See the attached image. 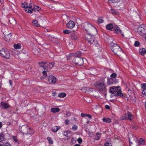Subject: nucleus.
I'll list each match as a JSON object with an SVG mask.
<instances>
[{"mask_svg": "<svg viewBox=\"0 0 146 146\" xmlns=\"http://www.w3.org/2000/svg\"><path fill=\"white\" fill-rule=\"evenodd\" d=\"M21 7L24 9L26 12L30 13H31L33 11L35 12H38L40 9V8L38 6L33 7L31 5L28 4L25 2L21 4Z\"/></svg>", "mask_w": 146, "mask_h": 146, "instance_id": "f257e3e1", "label": "nucleus"}, {"mask_svg": "<svg viewBox=\"0 0 146 146\" xmlns=\"http://www.w3.org/2000/svg\"><path fill=\"white\" fill-rule=\"evenodd\" d=\"M94 33H87L86 34L84 37L88 41V44L90 45H94L97 46L98 42L96 40H95L94 36H93Z\"/></svg>", "mask_w": 146, "mask_h": 146, "instance_id": "f03ea898", "label": "nucleus"}, {"mask_svg": "<svg viewBox=\"0 0 146 146\" xmlns=\"http://www.w3.org/2000/svg\"><path fill=\"white\" fill-rule=\"evenodd\" d=\"M82 28L88 33H92L97 32V30L94 26L88 23H85L81 25Z\"/></svg>", "mask_w": 146, "mask_h": 146, "instance_id": "7ed1b4c3", "label": "nucleus"}, {"mask_svg": "<svg viewBox=\"0 0 146 146\" xmlns=\"http://www.w3.org/2000/svg\"><path fill=\"white\" fill-rule=\"evenodd\" d=\"M109 92L110 93L112 94L110 95L111 96H118L122 97L123 96V94L122 93L121 91L118 86H113L111 87Z\"/></svg>", "mask_w": 146, "mask_h": 146, "instance_id": "20e7f679", "label": "nucleus"}, {"mask_svg": "<svg viewBox=\"0 0 146 146\" xmlns=\"http://www.w3.org/2000/svg\"><path fill=\"white\" fill-rule=\"evenodd\" d=\"M111 49L115 54L120 56L123 53L121 48L117 44L113 43H111Z\"/></svg>", "mask_w": 146, "mask_h": 146, "instance_id": "39448f33", "label": "nucleus"}, {"mask_svg": "<svg viewBox=\"0 0 146 146\" xmlns=\"http://www.w3.org/2000/svg\"><path fill=\"white\" fill-rule=\"evenodd\" d=\"M72 62L73 64L80 66L84 64L83 59L79 57H74Z\"/></svg>", "mask_w": 146, "mask_h": 146, "instance_id": "423d86ee", "label": "nucleus"}, {"mask_svg": "<svg viewBox=\"0 0 146 146\" xmlns=\"http://www.w3.org/2000/svg\"><path fill=\"white\" fill-rule=\"evenodd\" d=\"M0 55L6 59H9L10 56L9 51L7 49L4 48L0 50Z\"/></svg>", "mask_w": 146, "mask_h": 146, "instance_id": "0eeeda50", "label": "nucleus"}, {"mask_svg": "<svg viewBox=\"0 0 146 146\" xmlns=\"http://www.w3.org/2000/svg\"><path fill=\"white\" fill-rule=\"evenodd\" d=\"M138 32L140 35L142 36L146 34V25H140L138 29Z\"/></svg>", "mask_w": 146, "mask_h": 146, "instance_id": "6e6552de", "label": "nucleus"}, {"mask_svg": "<svg viewBox=\"0 0 146 146\" xmlns=\"http://www.w3.org/2000/svg\"><path fill=\"white\" fill-rule=\"evenodd\" d=\"M133 118V116L132 114L129 112H128L127 113L125 114L124 115H122L120 117V119L121 120L124 119H129L131 121Z\"/></svg>", "mask_w": 146, "mask_h": 146, "instance_id": "1a4fd4ad", "label": "nucleus"}, {"mask_svg": "<svg viewBox=\"0 0 146 146\" xmlns=\"http://www.w3.org/2000/svg\"><path fill=\"white\" fill-rule=\"evenodd\" d=\"M19 129L21 133L26 134H28L30 130V128L27 125H25L20 127Z\"/></svg>", "mask_w": 146, "mask_h": 146, "instance_id": "9d476101", "label": "nucleus"}, {"mask_svg": "<svg viewBox=\"0 0 146 146\" xmlns=\"http://www.w3.org/2000/svg\"><path fill=\"white\" fill-rule=\"evenodd\" d=\"M96 87L100 91L106 90V86L103 82L97 84Z\"/></svg>", "mask_w": 146, "mask_h": 146, "instance_id": "9b49d317", "label": "nucleus"}, {"mask_svg": "<svg viewBox=\"0 0 146 146\" xmlns=\"http://www.w3.org/2000/svg\"><path fill=\"white\" fill-rule=\"evenodd\" d=\"M10 107V106L7 102H1L0 107L3 109H7Z\"/></svg>", "mask_w": 146, "mask_h": 146, "instance_id": "f8f14e48", "label": "nucleus"}, {"mask_svg": "<svg viewBox=\"0 0 146 146\" xmlns=\"http://www.w3.org/2000/svg\"><path fill=\"white\" fill-rule=\"evenodd\" d=\"M48 82L50 84H54L56 81V78L52 75H50L48 76Z\"/></svg>", "mask_w": 146, "mask_h": 146, "instance_id": "ddd939ff", "label": "nucleus"}, {"mask_svg": "<svg viewBox=\"0 0 146 146\" xmlns=\"http://www.w3.org/2000/svg\"><path fill=\"white\" fill-rule=\"evenodd\" d=\"M75 23L74 22L72 21H70L66 24V27L68 28L72 29L75 26Z\"/></svg>", "mask_w": 146, "mask_h": 146, "instance_id": "4468645a", "label": "nucleus"}, {"mask_svg": "<svg viewBox=\"0 0 146 146\" xmlns=\"http://www.w3.org/2000/svg\"><path fill=\"white\" fill-rule=\"evenodd\" d=\"M82 91L83 92L85 93H90L91 92L93 89L92 88H82L81 89Z\"/></svg>", "mask_w": 146, "mask_h": 146, "instance_id": "2eb2a0df", "label": "nucleus"}, {"mask_svg": "<svg viewBox=\"0 0 146 146\" xmlns=\"http://www.w3.org/2000/svg\"><path fill=\"white\" fill-rule=\"evenodd\" d=\"M5 35L4 36L5 40L7 42H9L10 39V37L12 36V34L8 33L7 34Z\"/></svg>", "mask_w": 146, "mask_h": 146, "instance_id": "dca6fc26", "label": "nucleus"}, {"mask_svg": "<svg viewBox=\"0 0 146 146\" xmlns=\"http://www.w3.org/2000/svg\"><path fill=\"white\" fill-rule=\"evenodd\" d=\"M112 31H114L115 33L117 34H119L121 33V30L117 26H114Z\"/></svg>", "mask_w": 146, "mask_h": 146, "instance_id": "f3484780", "label": "nucleus"}, {"mask_svg": "<svg viewBox=\"0 0 146 146\" xmlns=\"http://www.w3.org/2000/svg\"><path fill=\"white\" fill-rule=\"evenodd\" d=\"M70 38L73 41L77 40L78 39V37L75 34H72L70 35Z\"/></svg>", "mask_w": 146, "mask_h": 146, "instance_id": "a211bd4d", "label": "nucleus"}, {"mask_svg": "<svg viewBox=\"0 0 146 146\" xmlns=\"http://www.w3.org/2000/svg\"><path fill=\"white\" fill-rule=\"evenodd\" d=\"M1 31L4 35H6L8 33L7 29L5 25H3L2 26Z\"/></svg>", "mask_w": 146, "mask_h": 146, "instance_id": "6ab92c4d", "label": "nucleus"}, {"mask_svg": "<svg viewBox=\"0 0 146 146\" xmlns=\"http://www.w3.org/2000/svg\"><path fill=\"white\" fill-rule=\"evenodd\" d=\"M39 64L40 66L45 69L46 68L47 65V62H41L39 63Z\"/></svg>", "mask_w": 146, "mask_h": 146, "instance_id": "aec40b11", "label": "nucleus"}, {"mask_svg": "<svg viewBox=\"0 0 146 146\" xmlns=\"http://www.w3.org/2000/svg\"><path fill=\"white\" fill-rule=\"evenodd\" d=\"M60 110L59 108H52L50 110L53 113L58 112Z\"/></svg>", "mask_w": 146, "mask_h": 146, "instance_id": "412c9836", "label": "nucleus"}, {"mask_svg": "<svg viewBox=\"0 0 146 146\" xmlns=\"http://www.w3.org/2000/svg\"><path fill=\"white\" fill-rule=\"evenodd\" d=\"M114 26L111 24H110L106 25V29L108 30H112L113 29Z\"/></svg>", "mask_w": 146, "mask_h": 146, "instance_id": "4be33fe9", "label": "nucleus"}, {"mask_svg": "<svg viewBox=\"0 0 146 146\" xmlns=\"http://www.w3.org/2000/svg\"><path fill=\"white\" fill-rule=\"evenodd\" d=\"M103 121L104 122H106L108 123H110L111 122V119L108 118H106L104 117L102 119Z\"/></svg>", "mask_w": 146, "mask_h": 146, "instance_id": "5701e85b", "label": "nucleus"}, {"mask_svg": "<svg viewBox=\"0 0 146 146\" xmlns=\"http://www.w3.org/2000/svg\"><path fill=\"white\" fill-rule=\"evenodd\" d=\"M129 142L130 146H139L136 141H134L133 142H132L131 141V140L129 139Z\"/></svg>", "mask_w": 146, "mask_h": 146, "instance_id": "b1692460", "label": "nucleus"}, {"mask_svg": "<svg viewBox=\"0 0 146 146\" xmlns=\"http://www.w3.org/2000/svg\"><path fill=\"white\" fill-rule=\"evenodd\" d=\"M139 52L141 55H143L146 53V50L145 48H142L140 49Z\"/></svg>", "mask_w": 146, "mask_h": 146, "instance_id": "393cba45", "label": "nucleus"}, {"mask_svg": "<svg viewBox=\"0 0 146 146\" xmlns=\"http://www.w3.org/2000/svg\"><path fill=\"white\" fill-rule=\"evenodd\" d=\"M47 64L46 68H51L54 66V63L53 62L49 63H47Z\"/></svg>", "mask_w": 146, "mask_h": 146, "instance_id": "a878e982", "label": "nucleus"}, {"mask_svg": "<svg viewBox=\"0 0 146 146\" xmlns=\"http://www.w3.org/2000/svg\"><path fill=\"white\" fill-rule=\"evenodd\" d=\"M74 54L73 53H71L68 55L66 56L67 59L68 60H69L72 58L73 57H74Z\"/></svg>", "mask_w": 146, "mask_h": 146, "instance_id": "bb28decb", "label": "nucleus"}, {"mask_svg": "<svg viewBox=\"0 0 146 146\" xmlns=\"http://www.w3.org/2000/svg\"><path fill=\"white\" fill-rule=\"evenodd\" d=\"M98 22L100 23H103L104 22V18L102 17H99L97 19Z\"/></svg>", "mask_w": 146, "mask_h": 146, "instance_id": "cd10ccee", "label": "nucleus"}, {"mask_svg": "<svg viewBox=\"0 0 146 146\" xmlns=\"http://www.w3.org/2000/svg\"><path fill=\"white\" fill-rule=\"evenodd\" d=\"M74 54V57H79L81 55V52L80 51H78L75 53H73Z\"/></svg>", "mask_w": 146, "mask_h": 146, "instance_id": "c85d7f7f", "label": "nucleus"}, {"mask_svg": "<svg viewBox=\"0 0 146 146\" xmlns=\"http://www.w3.org/2000/svg\"><path fill=\"white\" fill-rule=\"evenodd\" d=\"M32 23L35 26L37 27L40 26L39 24H38V22L37 20H33L32 21Z\"/></svg>", "mask_w": 146, "mask_h": 146, "instance_id": "c756f323", "label": "nucleus"}, {"mask_svg": "<svg viewBox=\"0 0 146 146\" xmlns=\"http://www.w3.org/2000/svg\"><path fill=\"white\" fill-rule=\"evenodd\" d=\"M81 116L82 117H88L89 118H92V116L90 114H86L84 113H81Z\"/></svg>", "mask_w": 146, "mask_h": 146, "instance_id": "7c9ffc66", "label": "nucleus"}, {"mask_svg": "<svg viewBox=\"0 0 146 146\" xmlns=\"http://www.w3.org/2000/svg\"><path fill=\"white\" fill-rule=\"evenodd\" d=\"M66 96V93L64 92H62L58 94V96L60 98H63L65 97Z\"/></svg>", "mask_w": 146, "mask_h": 146, "instance_id": "2f4dec72", "label": "nucleus"}, {"mask_svg": "<svg viewBox=\"0 0 146 146\" xmlns=\"http://www.w3.org/2000/svg\"><path fill=\"white\" fill-rule=\"evenodd\" d=\"M59 128L57 126H55L52 128V131L54 132H56L58 130Z\"/></svg>", "mask_w": 146, "mask_h": 146, "instance_id": "473e14b6", "label": "nucleus"}, {"mask_svg": "<svg viewBox=\"0 0 146 146\" xmlns=\"http://www.w3.org/2000/svg\"><path fill=\"white\" fill-rule=\"evenodd\" d=\"M33 52L35 54H37L39 52V51L40 50V49L39 48H34L33 50Z\"/></svg>", "mask_w": 146, "mask_h": 146, "instance_id": "72a5a7b5", "label": "nucleus"}, {"mask_svg": "<svg viewBox=\"0 0 146 146\" xmlns=\"http://www.w3.org/2000/svg\"><path fill=\"white\" fill-rule=\"evenodd\" d=\"M47 139L49 143L50 144H52L53 143V141L52 139L49 137H47Z\"/></svg>", "mask_w": 146, "mask_h": 146, "instance_id": "f704fd0d", "label": "nucleus"}, {"mask_svg": "<svg viewBox=\"0 0 146 146\" xmlns=\"http://www.w3.org/2000/svg\"><path fill=\"white\" fill-rule=\"evenodd\" d=\"M96 136L97 138H96V140H98L101 137V135L100 133H96Z\"/></svg>", "mask_w": 146, "mask_h": 146, "instance_id": "c9c22d12", "label": "nucleus"}, {"mask_svg": "<svg viewBox=\"0 0 146 146\" xmlns=\"http://www.w3.org/2000/svg\"><path fill=\"white\" fill-rule=\"evenodd\" d=\"M14 47L15 49H20L21 48V46L19 44H15L14 45Z\"/></svg>", "mask_w": 146, "mask_h": 146, "instance_id": "e433bc0d", "label": "nucleus"}, {"mask_svg": "<svg viewBox=\"0 0 146 146\" xmlns=\"http://www.w3.org/2000/svg\"><path fill=\"white\" fill-rule=\"evenodd\" d=\"M139 143L142 145H144L145 143V141L143 139L140 138L139 140Z\"/></svg>", "mask_w": 146, "mask_h": 146, "instance_id": "4c0bfd02", "label": "nucleus"}, {"mask_svg": "<svg viewBox=\"0 0 146 146\" xmlns=\"http://www.w3.org/2000/svg\"><path fill=\"white\" fill-rule=\"evenodd\" d=\"M71 31L68 30H63V33L66 34L70 33H71Z\"/></svg>", "mask_w": 146, "mask_h": 146, "instance_id": "58836bf2", "label": "nucleus"}, {"mask_svg": "<svg viewBox=\"0 0 146 146\" xmlns=\"http://www.w3.org/2000/svg\"><path fill=\"white\" fill-rule=\"evenodd\" d=\"M78 127L76 125H73L72 127V129L74 131H76Z\"/></svg>", "mask_w": 146, "mask_h": 146, "instance_id": "ea45409f", "label": "nucleus"}, {"mask_svg": "<svg viewBox=\"0 0 146 146\" xmlns=\"http://www.w3.org/2000/svg\"><path fill=\"white\" fill-rule=\"evenodd\" d=\"M142 89L143 90L146 89V84L143 83L141 84Z\"/></svg>", "mask_w": 146, "mask_h": 146, "instance_id": "a19ab883", "label": "nucleus"}, {"mask_svg": "<svg viewBox=\"0 0 146 146\" xmlns=\"http://www.w3.org/2000/svg\"><path fill=\"white\" fill-rule=\"evenodd\" d=\"M111 13L113 14L116 15L118 13V12H117L113 9H111Z\"/></svg>", "mask_w": 146, "mask_h": 146, "instance_id": "79ce46f5", "label": "nucleus"}, {"mask_svg": "<svg viewBox=\"0 0 146 146\" xmlns=\"http://www.w3.org/2000/svg\"><path fill=\"white\" fill-rule=\"evenodd\" d=\"M76 137H73L71 139V142L73 144H74L76 142Z\"/></svg>", "mask_w": 146, "mask_h": 146, "instance_id": "37998d69", "label": "nucleus"}, {"mask_svg": "<svg viewBox=\"0 0 146 146\" xmlns=\"http://www.w3.org/2000/svg\"><path fill=\"white\" fill-rule=\"evenodd\" d=\"M4 138L2 134H0V142H1L4 140Z\"/></svg>", "mask_w": 146, "mask_h": 146, "instance_id": "c03bdc74", "label": "nucleus"}, {"mask_svg": "<svg viewBox=\"0 0 146 146\" xmlns=\"http://www.w3.org/2000/svg\"><path fill=\"white\" fill-rule=\"evenodd\" d=\"M77 141H78V143L79 144H81L82 143V139L80 138H78L77 140Z\"/></svg>", "mask_w": 146, "mask_h": 146, "instance_id": "a18cd8bd", "label": "nucleus"}, {"mask_svg": "<svg viewBox=\"0 0 146 146\" xmlns=\"http://www.w3.org/2000/svg\"><path fill=\"white\" fill-rule=\"evenodd\" d=\"M12 138L13 140L15 142H17L18 141V139H17V137L16 136H13Z\"/></svg>", "mask_w": 146, "mask_h": 146, "instance_id": "49530a36", "label": "nucleus"}, {"mask_svg": "<svg viewBox=\"0 0 146 146\" xmlns=\"http://www.w3.org/2000/svg\"><path fill=\"white\" fill-rule=\"evenodd\" d=\"M140 45V43L137 41H136L134 43V45L135 46H138Z\"/></svg>", "mask_w": 146, "mask_h": 146, "instance_id": "de8ad7c7", "label": "nucleus"}, {"mask_svg": "<svg viewBox=\"0 0 146 146\" xmlns=\"http://www.w3.org/2000/svg\"><path fill=\"white\" fill-rule=\"evenodd\" d=\"M116 76L117 74L115 73H113L110 76L112 78H115L116 77Z\"/></svg>", "mask_w": 146, "mask_h": 146, "instance_id": "09e8293b", "label": "nucleus"}, {"mask_svg": "<svg viewBox=\"0 0 146 146\" xmlns=\"http://www.w3.org/2000/svg\"><path fill=\"white\" fill-rule=\"evenodd\" d=\"M104 146H112V145L111 143L107 142L105 144Z\"/></svg>", "mask_w": 146, "mask_h": 146, "instance_id": "8fccbe9b", "label": "nucleus"}, {"mask_svg": "<svg viewBox=\"0 0 146 146\" xmlns=\"http://www.w3.org/2000/svg\"><path fill=\"white\" fill-rule=\"evenodd\" d=\"M68 131H64L63 132V135L65 136H66V137H67L68 135Z\"/></svg>", "mask_w": 146, "mask_h": 146, "instance_id": "3c124183", "label": "nucleus"}, {"mask_svg": "<svg viewBox=\"0 0 146 146\" xmlns=\"http://www.w3.org/2000/svg\"><path fill=\"white\" fill-rule=\"evenodd\" d=\"M64 123L66 125H68L70 123V121L66 119L64 121Z\"/></svg>", "mask_w": 146, "mask_h": 146, "instance_id": "603ef678", "label": "nucleus"}, {"mask_svg": "<svg viewBox=\"0 0 146 146\" xmlns=\"http://www.w3.org/2000/svg\"><path fill=\"white\" fill-rule=\"evenodd\" d=\"M42 74L44 76H45V77H46L47 76V73H46V71H43L42 72Z\"/></svg>", "mask_w": 146, "mask_h": 146, "instance_id": "864d4df0", "label": "nucleus"}, {"mask_svg": "<svg viewBox=\"0 0 146 146\" xmlns=\"http://www.w3.org/2000/svg\"><path fill=\"white\" fill-rule=\"evenodd\" d=\"M109 1H111L112 3H117L119 2V0H108Z\"/></svg>", "mask_w": 146, "mask_h": 146, "instance_id": "5fc2aeb1", "label": "nucleus"}, {"mask_svg": "<svg viewBox=\"0 0 146 146\" xmlns=\"http://www.w3.org/2000/svg\"><path fill=\"white\" fill-rule=\"evenodd\" d=\"M111 80V78H108V80L107 82V83L108 84L110 85L111 84V83L110 82V80Z\"/></svg>", "mask_w": 146, "mask_h": 146, "instance_id": "6e6d98bb", "label": "nucleus"}, {"mask_svg": "<svg viewBox=\"0 0 146 146\" xmlns=\"http://www.w3.org/2000/svg\"><path fill=\"white\" fill-rule=\"evenodd\" d=\"M142 93L143 94H144L145 95H146V89L143 90H142Z\"/></svg>", "mask_w": 146, "mask_h": 146, "instance_id": "4d7b16f0", "label": "nucleus"}, {"mask_svg": "<svg viewBox=\"0 0 146 146\" xmlns=\"http://www.w3.org/2000/svg\"><path fill=\"white\" fill-rule=\"evenodd\" d=\"M105 108L106 109H108V110L110 109V106L109 105H106L105 106Z\"/></svg>", "mask_w": 146, "mask_h": 146, "instance_id": "13d9d810", "label": "nucleus"}, {"mask_svg": "<svg viewBox=\"0 0 146 146\" xmlns=\"http://www.w3.org/2000/svg\"><path fill=\"white\" fill-rule=\"evenodd\" d=\"M5 146H11L10 144L8 142L5 143Z\"/></svg>", "mask_w": 146, "mask_h": 146, "instance_id": "bf43d9fd", "label": "nucleus"}, {"mask_svg": "<svg viewBox=\"0 0 146 146\" xmlns=\"http://www.w3.org/2000/svg\"><path fill=\"white\" fill-rule=\"evenodd\" d=\"M9 84H10V85L12 86V82H11V80H10L9 81Z\"/></svg>", "mask_w": 146, "mask_h": 146, "instance_id": "052dcab7", "label": "nucleus"}, {"mask_svg": "<svg viewBox=\"0 0 146 146\" xmlns=\"http://www.w3.org/2000/svg\"><path fill=\"white\" fill-rule=\"evenodd\" d=\"M2 124L1 122H0V128L2 127Z\"/></svg>", "mask_w": 146, "mask_h": 146, "instance_id": "680f3d73", "label": "nucleus"}, {"mask_svg": "<svg viewBox=\"0 0 146 146\" xmlns=\"http://www.w3.org/2000/svg\"><path fill=\"white\" fill-rule=\"evenodd\" d=\"M4 1V0H0V3H2Z\"/></svg>", "mask_w": 146, "mask_h": 146, "instance_id": "e2e57ef3", "label": "nucleus"}, {"mask_svg": "<svg viewBox=\"0 0 146 146\" xmlns=\"http://www.w3.org/2000/svg\"><path fill=\"white\" fill-rule=\"evenodd\" d=\"M74 146H80L78 144H76L74 145Z\"/></svg>", "mask_w": 146, "mask_h": 146, "instance_id": "0e129e2a", "label": "nucleus"}, {"mask_svg": "<svg viewBox=\"0 0 146 146\" xmlns=\"http://www.w3.org/2000/svg\"><path fill=\"white\" fill-rule=\"evenodd\" d=\"M11 9H12V10H14V9L13 8V7L12 6H11Z\"/></svg>", "mask_w": 146, "mask_h": 146, "instance_id": "69168bd1", "label": "nucleus"}, {"mask_svg": "<svg viewBox=\"0 0 146 146\" xmlns=\"http://www.w3.org/2000/svg\"><path fill=\"white\" fill-rule=\"evenodd\" d=\"M121 35H122L123 36H124V35H123V34H121Z\"/></svg>", "mask_w": 146, "mask_h": 146, "instance_id": "338daca9", "label": "nucleus"}, {"mask_svg": "<svg viewBox=\"0 0 146 146\" xmlns=\"http://www.w3.org/2000/svg\"><path fill=\"white\" fill-rule=\"evenodd\" d=\"M0 146H2V145H1L0 143Z\"/></svg>", "mask_w": 146, "mask_h": 146, "instance_id": "774afa93", "label": "nucleus"}]
</instances>
